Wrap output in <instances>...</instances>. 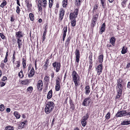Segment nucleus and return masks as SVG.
<instances>
[{
  "label": "nucleus",
  "instance_id": "28",
  "mask_svg": "<svg viewBox=\"0 0 130 130\" xmlns=\"http://www.w3.org/2000/svg\"><path fill=\"white\" fill-rule=\"evenodd\" d=\"M29 17L31 21H33L34 20V15L33 14L30 13L29 14Z\"/></svg>",
  "mask_w": 130,
  "mask_h": 130
},
{
  "label": "nucleus",
  "instance_id": "18",
  "mask_svg": "<svg viewBox=\"0 0 130 130\" xmlns=\"http://www.w3.org/2000/svg\"><path fill=\"white\" fill-rule=\"evenodd\" d=\"M89 86H87L85 87V94H88L90 92L89 90Z\"/></svg>",
  "mask_w": 130,
  "mask_h": 130
},
{
  "label": "nucleus",
  "instance_id": "37",
  "mask_svg": "<svg viewBox=\"0 0 130 130\" xmlns=\"http://www.w3.org/2000/svg\"><path fill=\"white\" fill-rule=\"evenodd\" d=\"M5 108L4 105L3 104H1L0 105V110L3 111Z\"/></svg>",
  "mask_w": 130,
  "mask_h": 130
},
{
  "label": "nucleus",
  "instance_id": "54",
  "mask_svg": "<svg viewBox=\"0 0 130 130\" xmlns=\"http://www.w3.org/2000/svg\"><path fill=\"white\" fill-rule=\"evenodd\" d=\"M7 79V77L5 76H4L3 77L2 79V80L3 81H5V80H6Z\"/></svg>",
  "mask_w": 130,
  "mask_h": 130
},
{
  "label": "nucleus",
  "instance_id": "11",
  "mask_svg": "<svg viewBox=\"0 0 130 130\" xmlns=\"http://www.w3.org/2000/svg\"><path fill=\"white\" fill-rule=\"evenodd\" d=\"M64 11L62 8L60 9V14H59V18L61 20L63 19L64 14Z\"/></svg>",
  "mask_w": 130,
  "mask_h": 130
},
{
  "label": "nucleus",
  "instance_id": "32",
  "mask_svg": "<svg viewBox=\"0 0 130 130\" xmlns=\"http://www.w3.org/2000/svg\"><path fill=\"white\" fill-rule=\"evenodd\" d=\"M5 129L6 130H13V128L11 126H7L6 127Z\"/></svg>",
  "mask_w": 130,
  "mask_h": 130
},
{
  "label": "nucleus",
  "instance_id": "57",
  "mask_svg": "<svg viewBox=\"0 0 130 130\" xmlns=\"http://www.w3.org/2000/svg\"><path fill=\"white\" fill-rule=\"evenodd\" d=\"M118 86V88H121L122 89L123 88V86L121 84L117 85Z\"/></svg>",
  "mask_w": 130,
  "mask_h": 130
},
{
  "label": "nucleus",
  "instance_id": "6",
  "mask_svg": "<svg viewBox=\"0 0 130 130\" xmlns=\"http://www.w3.org/2000/svg\"><path fill=\"white\" fill-rule=\"evenodd\" d=\"M91 100L90 98H87L85 99L83 101L82 105L84 106H88L91 102Z\"/></svg>",
  "mask_w": 130,
  "mask_h": 130
},
{
  "label": "nucleus",
  "instance_id": "35",
  "mask_svg": "<svg viewBox=\"0 0 130 130\" xmlns=\"http://www.w3.org/2000/svg\"><path fill=\"white\" fill-rule=\"evenodd\" d=\"M18 75L21 78L23 77V71L22 70H21V71L19 73Z\"/></svg>",
  "mask_w": 130,
  "mask_h": 130
},
{
  "label": "nucleus",
  "instance_id": "29",
  "mask_svg": "<svg viewBox=\"0 0 130 130\" xmlns=\"http://www.w3.org/2000/svg\"><path fill=\"white\" fill-rule=\"evenodd\" d=\"M22 64L23 67L24 69L26 67V61L24 58L23 59Z\"/></svg>",
  "mask_w": 130,
  "mask_h": 130
},
{
  "label": "nucleus",
  "instance_id": "31",
  "mask_svg": "<svg viewBox=\"0 0 130 130\" xmlns=\"http://www.w3.org/2000/svg\"><path fill=\"white\" fill-rule=\"evenodd\" d=\"M122 116H126L127 112L126 110L121 111Z\"/></svg>",
  "mask_w": 130,
  "mask_h": 130
},
{
  "label": "nucleus",
  "instance_id": "42",
  "mask_svg": "<svg viewBox=\"0 0 130 130\" xmlns=\"http://www.w3.org/2000/svg\"><path fill=\"white\" fill-rule=\"evenodd\" d=\"M110 117V113L109 112H108L106 115L105 118L107 119H109Z\"/></svg>",
  "mask_w": 130,
  "mask_h": 130
},
{
  "label": "nucleus",
  "instance_id": "43",
  "mask_svg": "<svg viewBox=\"0 0 130 130\" xmlns=\"http://www.w3.org/2000/svg\"><path fill=\"white\" fill-rule=\"evenodd\" d=\"M63 34H66V32L67 31V27L66 26V27H64L63 29Z\"/></svg>",
  "mask_w": 130,
  "mask_h": 130
},
{
  "label": "nucleus",
  "instance_id": "41",
  "mask_svg": "<svg viewBox=\"0 0 130 130\" xmlns=\"http://www.w3.org/2000/svg\"><path fill=\"white\" fill-rule=\"evenodd\" d=\"M116 116L117 117H121L122 116L121 111L118 112L116 114Z\"/></svg>",
  "mask_w": 130,
  "mask_h": 130
},
{
  "label": "nucleus",
  "instance_id": "33",
  "mask_svg": "<svg viewBox=\"0 0 130 130\" xmlns=\"http://www.w3.org/2000/svg\"><path fill=\"white\" fill-rule=\"evenodd\" d=\"M61 79L59 77H57L56 78V83L60 84V82L61 81Z\"/></svg>",
  "mask_w": 130,
  "mask_h": 130
},
{
  "label": "nucleus",
  "instance_id": "25",
  "mask_svg": "<svg viewBox=\"0 0 130 130\" xmlns=\"http://www.w3.org/2000/svg\"><path fill=\"white\" fill-rule=\"evenodd\" d=\"M130 124V121H123L121 123V125H124Z\"/></svg>",
  "mask_w": 130,
  "mask_h": 130
},
{
  "label": "nucleus",
  "instance_id": "17",
  "mask_svg": "<svg viewBox=\"0 0 130 130\" xmlns=\"http://www.w3.org/2000/svg\"><path fill=\"white\" fill-rule=\"evenodd\" d=\"M52 90H51L48 92L47 95V98L48 99H50L52 97Z\"/></svg>",
  "mask_w": 130,
  "mask_h": 130
},
{
  "label": "nucleus",
  "instance_id": "26",
  "mask_svg": "<svg viewBox=\"0 0 130 130\" xmlns=\"http://www.w3.org/2000/svg\"><path fill=\"white\" fill-rule=\"evenodd\" d=\"M67 4V0H63L62 2V6L64 7H65Z\"/></svg>",
  "mask_w": 130,
  "mask_h": 130
},
{
  "label": "nucleus",
  "instance_id": "48",
  "mask_svg": "<svg viewBox=\"0 0 130 130\" xmlns=\"http://www.w3.org/2000/svg\"><path fill=\"white\" fill-rule=\"evenodd\" d=\"M20 62L19 61H17L16 62L15 64L17 67H19L20 66Z\"/></svg>",
  "mask_w": 130,
  "mask_h": 130
},
{
  "label": "nucleus",
  "instance_id": "9",
  "mask_svg": "<svg viewBox=\"0 0 130 130\" xmlns=\"http://www.w3.org/2000/svg\"><path fill=\"white\" fill-rule=\"evenodd\" d=\"M96 69L97 70V74L99 75L102 72V64H99L97 67Z\"/></svg>",
  "mask_w": 130,
  "mask_h": 130
},
{
  "label": "nucleus",
  "instance_id": "16",
  "mask_svg": "<svg viewBox=\"0 0 130 130\" xmlns=\"http://www.w3.org/2000/svg\"><path fill=\"white\" fill-rule=\"evenodd\" d=\"M127 48L125 46H124L121 51V53L123 54H124L127 52Z\"/></svg>",
  "mask_w": 130,
  "mask_h": 130
},
{
  "label": "nucleus",
  "instance_id": "61",
  "mask_svg": "<svg viewBox=\"0 0 130 130\" xmlns=\"http://www.w3.org/2000/svg\"><path fill=\"white\" fill-rule=\"evenodd\" d=\"M10 111V109L9 108H7L6 109V111L7 112H9Z\"/></svg>",
  "mask_w": 130,
  "mask_h": 130
},
{
  "label": "nucleus",
  "instance_id": "53",
  "mask_svg": "<svg viewBox=\"0 0 130 130\" xmlns=\"http://www.w3.org/2000/svg\"><path fill=\"white\" fill-rule=\"evenodd\" d=\"M14 55H15V52H14V53L13 54V57H12V58H13L12 61H13V63L14 62V61H15L14 59L15 58V56Z\"/></svg>",
  "mask_w": 130,
  "mask_h": 130
},
{
  "label": "nucleus",
  "instance_id": "15",
  "mask_svg": "<svg viewBox=\"0 0 130 130\" xmlns=\"http://www.w3.org/2000/svg\"><path fill=\"white\" fill-rule=\"evenodd\" d=\"M48 59L46 60L45 63L43 67V68L45 70H46L47 69V67L48 65Z\"/></svg>",
  "mask_w": 130,
  "mask_h": 130
},
{
  "label": "nucleus",
  "instance_id": "14",
  "mask_svg": "<svg viewBox=\"0 0 130 130\" xmlns=\"http://www.w3.org/2000/svg\"><path fill=\"white\" fill-rule=\"evenodd\" d=\"M105 24L104 23H103L102 24L100 29V33L101 34H102V32L104 31L105 29Z\"/></svg>",
  "mask_w": 130,
  "mask_h": 130
},
{
  "label": "nucleus",
  "instance_id": "49",
  "mask_svg": "<svg viewBox=\"0 0 130 130\" xmlns=\"http://www.w3.org/2000/svg\"><path fill=\"white\" fill-rule=\"evenodd\" d=\"M26 122V121H24V122H22L21 123H20V124L21 125H22V124H23V126L22 127V128H23V127L24 126V125H25V124Z\"/></svg>",
  "mask_w": 130,
  "mask_h": 130
},
{
  "label": "nucleus",
  "instance_id": "30",
  "mask_svg": "<svg viewBox=\"0 0 130 130\" xmlns=\"http://www.w3.org/2000/svg\"><path fill=\"white\" fill-rule=\"evenodd\" d=\"M46 29H45L44 31V32L43 34V41H44L45 39V36L46 34Z\"/></svg>",
  "mask_w": 130,
  "mask_h": 130
},
{
  "label": "nucleus",
  "instance_id": "2",
  "mask_svg": "<svg viewBox=\"0 0 130 130\" xmlns=\"http://www.w3.org/2000/svg\"><path fill=\"white\" fill-rule=\"evenodd\" d=\"M72 76L73 80L75 85V88L76 89L78 85V82L79 81V77L77 73L75 71H73V72Z\"/></svg>",
  "mask_w": 130,
  "mask_h": 130
},
{
  "label": "nucleus",
  "instance_id": "62",
  "mask_svg": "<svg viewBox=\"0 0 130 130\" xmlns=\"http://www.w3.org/2000/svg\"><path fill=\"white\" fill-rule=\"evenodd\" d=\"M51 76L52 78H54V74L53 72L51 74Z\"/></svg>",
  "mask_w": 130,
  "mask_h": 130
},
{
  "label": "nucleus",
  "instance_id": "12",
  "mask_svg": "<svg viewBox=\"0 0 130 130\" xmlns=\"http://www.w3.org/2000/svg\"><path fill=\"white\" fill-rule=\"evenodd\" d=\"M23 34L21 31H18L16 32V37L17 39L22 37L23 36Z\"/></svg>",
  "mask_w": 130,
  "mask_h": 130
},
{
  "label": "nucleus",
  "instance_id": "20",
  "mask_svg": "<svg viewBox=\"0 0 130 130\" xmlns=\"http://www.w3.org/2000/svg\"><path fill=\"white\" fill-rule=\"evenodd\" d=\"M115 39L114 37H112L110 40V42L112 45H113L115 41Z\"/></svg>",
  "mask_w": 130,
  "mask_h": 130
},
{
  "label": "nucleus",
  "instance_id": "1",
  "mask_svg": "<svg viewBox=\"0 0 130 130\" xmlns=\"http://www.w3.org/2000/svg\"><path fill=\"white\" fill-rule=\"evenodd\" d=\"M54 104L52 102H48L45 108V112L48 114L51 112L54 109Z\"/></svg>",
  "mask_w": 130,
  "mask_h": 130
},
{
  "label": "nucleus",
  "instance_id": "60",
  "mask_svg": "<svg viewBox=\"0 0 130 130\" xmlns=\"http://www.w3.org/2000/svg\"><path fill=\"white\" fill-rule=\"evenodd\" d=\"M8 60L7 57H5V59L4 60V63H6Z\"/></svg>",
  "mask_w": 130,
  "mask_h": 130
},
{
  "label": "nucleus",
  "instance_id": "13",
  "mask_svg": "<svg viewBox=\"0 0 130 130\" xmlns=\"http://www.w3.org/2000/svg\"><path fill=\"white\" fill-rule=\"evenodd\" d=\"M117 90L118 94L116 96V98H119L121 95L122 90L121 88H118Z\"/></svg>",
  "mask_w": 130,
  "mask_h": 130
},
{
  "label": "nucleus",
  "instance_id": "44",
  "mask_svg": "<svg viewBox=\"0 0 130 130\" xmlns=\"http://www.w3.org/2000/svg\"><path fill=\"white\" fill-rule=\"evenodd\" d=\"M105 0H101V2L102 4V6L104 8L105 6L104 3Z\"/></svg>",
  "mask_w": 130,
  "mask_h": 130
},
{
  "label": "nucleus",
  "instance_id": "10",
  "mask_svg": "<svg viewBox=\"0 0 130 130\" xmlns=\"http://www.w3.org/2000/svg\"><path fill=\"white\" fill-rule=\"evenodd\" d=\"M35 73L33 67H32L29 73L28 74V76L29 78H31L33 76Z\"/></svg>",
  "mask_w": 130,
  "mask_h": 130
},
{
  "label": "nucleus",
  "instance_id": "4",
  "mask_svg": "<svg viewBox=\"0 0 130 130\" xmlns=\"http://www.w3.org/2000/svg\"><path fill=\"white\" fill-rule=\"evenodd\" d=\"M53 66L54 68V69L56 68V71L57 72H59L60 70V64L59 62H55L53 63Z\"/></svg>",
  "mask_w": 130,
  "mask_h": 130
},
{
  "label": "nucleus",
  "instance_id": "23",
  "mask_svg": "<svg viewBox=\"0 0 130 130\" xmlns=\"http://www.w3.org/2000/svg\"><path fill=\"white\" fill-rule=\"evenodd\" d=\"M14 115L15 116L16 118L17 119H19L21 116V115L17 112H14Z\"/></svg>",
  "mask_w": 130,
  "mask_h": 130
},
{
  "label": "nucleus",
  "instance_id": "24",
  "mask_svg": "<svg viewBox=\"0 0 130 130\" xmlns=\"http://www.w3.org/2000/svg\"><path fill=\"white\" fill-rule=\"evenodd\" d=\"M29 82V81L28 80H24L22 81L21 83V84L24 85H26L28 84Z\"/></svg>",
  "mask_w": 130,
  "mask_h": 130
},
{
  "label": "nucleus",
  "instance_id": "45",
  "mask_svg": "<svg viewBox=\"0 0 130 130\" xmlns=\"http://www.w3.org/2000/svg\"><path fill=\"white\" fill-rule=\"evenodd\" d=\"M33 89V88L32 86H30L27 88V91H32Z\"/></svg>",
  "mask_w": 130,
  "mask_h": 130
},
{
  "label": "nucleus",
  "instance_id": "63",
  "mask_svg": "<svg viewBox=\"0 0 130 130\" xmlns=\"http://www.w3.org/2000/svg\"><path fill=\"white\" fill-rule=\"evenodd\" d=\"M127 87L129 88H130V82H128L127 85Z\"/></svg>",
  "mask_w": 130,
  "mask_h": 130
},
{
  "label": "nucleus",
  "instance_id": "58",
  "mask_svg": "<svg viewBox=\"0 0 130 130\" xmlns=\"http://www.w3.org/2000/svg\"><path fill=\"white\" fill-rule=\"evenodd\" d=\"M89 63L90 64H92V57H91L90 59V60L89 61Z\"/></svg>",
  "mask_w": 130,
  "mask_h": 130
},
{
  "label": "nucleus",
  "instance_id": "7",
  "mask_svg": "<svg viewBox=\"0 0 130 130\" xmlns=\"http://www.w3.org/2000/svg\"><path fill=\"white\" fill-rule=\"evenodd\" d=\"M43 85V83L42 80H39L37 84V87L39 90L40 91L42 90Z\"/></svg>",
  "mask_w": 130,
  "mask_h": 130
},
{
  "label": "nucleus",
  "instance_id": "52",
  "mask_svg": "<svg viewBox=\"0 0 130 130\" xmlns=\"http://www.w3.org/2000/svg\"><path fill=\"white\" fill-rule=\"evenodd\" d=\"M49 77L48 76H46L45 77L44 79L45 81H48L49 80Z\"/></svg>",
  "mask_w": 130,
  "mask_h": 130
},
{
  "label": "nucleus",
  "instance_id": "8",
  "mask_svg": "<svg viewBox=\"0 0 130 130\" xmlns=\"http://www.w3.org/2000/svg\"><path fill=\"white\" fill-rule=\"evenodd\" d=\"M75 54L76 55V61L78 63L79 61V59L80 58L79 51L78 50L76 49V50Z\"/></svg>",
  "mask_w": 130,
  "mask_h": 130
},
{
  "label": "nucleus",
  "instance_id": "19",
  "mask_svg": "<svg viewBox=\"0 0 130 130\" xmlns=\"http://www.w3.org/2000/svg\"><path fill=\"white\" fill-rule=\"evenodd\" d=\"M103 55L101 54L99 56L98 59L100 63H101L103 61Z\"/></svg>",
  "mask_w": 130,
  "mask_h": 130
},
{
  "label": "nucleus",
  "instance_id": "5",
  "mask_svg": "<svg viewBox=\"0 0 130 130\" xmlns=\"http://www.w3.org/2000/svg\"><path fill=\"white\" fill-rule=\"evenodd\" d=\"M88 117V114L87 113L85 116H84L83 117L81 121L82 124L83 126L84 127L86 125V120L87 119Z\"/></svg>",
  "mask_w": 130,
  "mask_h": 130
},
{
  "label": "nucleus",
  "instance_id": "34",
  "mask_svg": "<svg viewBox=\"0 0 130 130\" xmlns=\"http://www.w3.org/2000/svg\"><path fill=\"white\" fill-rule=\"evenodd\" d=\"M6 2L5 0H4L3 3H2L1 5V7L3 8L4 6L6 5Z\"/></svg>",
  "mask_w": 130,
  "mask_h": 130
},
{
  "label": "nucleus",
  "instance_id": "56",
  "mask_svg": "<svg viewBox=\"0 0 130 130\" xmlns=\"http://www.w3.org/2000/svg\"><path fill=\"white\" fill-rule=\"evenodd\" d=\"M38 8L39 11H42V8L41 6H39V5H38Z\"/></svg>",
  "mask_w": 130,
  "mask_h": 130
},
{
  "label": "nucleus",
  "instance_id": "46",
  "mask_svg": "<svg viewBox=\"0 0 130 130\" xmlns=\"http://www.w3.org/2000/svg\"><path fill=\"white\" fill-rule=\"evenodd\" d=\"M71 39V37H69L67 39L66 43H67V44H68L69 43Z\"/></svg>",
  "mask_w": 130,
  "mask_h": 130
},
{
  "label": "nucleus",
  "instance_id": "40",
  "mask_svg": "<svg viewBox=\"0 0 130 130\" xmlns=\"http://www.w3.org/2000/svg\"><path fill=\"white\" fill-rule=\"evenodd\" d=\"M98 17V15H94L93 17V21H94V22H96V21L97 18Z\"/></svg>",
  "mask_w": 130,
  "mask_h": 130
},
{
  "label": "nucleus",
  "instance_id": "27",
  "mask_svg": "<svg viewBox=\"0 0 130 130\" xmlns=\"http://www.w3.org/2000/svg\"><path fill=\"white\" fill-rule=\"evenodd\" d=\"M60 84L56 83L55 86V89L57 91H59L60 90Z\"/></svg>",
  "mask_w": 130,
  "mask_h": 130
},
{
  "label": "nucleus",
  "instance_id": "55",
  "mask_svg": "<svg viewBox=\"0 0 130 130\" xmlns=\"http://www.w3.org/2000/svg\"><path fill=\"white\" fill-rule=\"evenodd\" d=\"M0 35L1 37V38L3 39H4V38H5V36H4V35L2 33H0Z\"/></svg>",
  "mask_w": 130,
  "mask_h": 130
},
{
  "label": "nucleus",
  "instance_id": "50",
  "mask_svg": "<svg viewBox=\"0 0 130 130\" xmlns=\"http://www.w3.org/2000/svg\"><path fill=\"white\" fill-rule=\"evenodd\" d=\"M5 83L3 82H1L0 83V85L1 87H2L5 85Z\"/></svg>",
  "mask_w": 130,
  "mask_h": 130
},
{
  "label": "nucleus",
  "instance_id": "3",
  "mask_svg": "<svg viewBox=\"0 0 130 130\" xmlns=\"http://www.w3.org/2000/svg\"><path fill=\"white\" fill-rule=\"evenodd\" d=\"M78 10L77 9H75L73 13H71L69 15V18L70 20L75 19L77 17L78 14Z\"/></svg>",
  "mask_w": 130,
  "mask_h": 130
},
{
  "label": "nucleus",
  "instance_id": "39",
  "mask_svg": "<svg viewBox=\"0 0 130 130\" xmlns=\"http://www.w3.org/2000/svg\"><path fill=\"white\" fill-rule=\"evenodd\" d=\"M53 0H49V6L50 8H51L53 4Z\"/></svg>",
  "mask_w": 130,
  "mask_h": 130
},
{
  "label": "nucleus",
  "instance_id": "51",
  "mask_svg": "<svg viewBox=\"0 0 130 130\" xmlns=\"http://www.w3.org/2000/svg\"><path fill=\"white\" fill-rule=\"evenodd\" d=\"M122 82V80H120V79H119L118 80V83H117V85H120L121 84V82Z\"/></svg>",
  "mask_w": 130,
  "mask_h": 130
},
{
  "label": "nucleus",
  "instance_id": "64",
  "mask_svg": "<svg viewBox=\"0 0 130 130\" xmlns=\"http://www.w3.org/2000/svg\"><path fill=\"white\" fill-rule=\"evenodd\" d=\"M126 116H130V112H127Z\"/></svg>",
  "mask_w": 130,
  "mask_h": 130
},
{
  "label": "nucleus",
  "instance_id": "21",
  "mask_svg": "<svg viewBox=\"0 0 130 130\" xmlns=\"http://www.w3.org/2000/svg\"><path fill=\"white\" fill-rule=\"evenodd\" d=\"M17 43L18 45V47L19 49L21 47V45H22V44L21 43V40L20 39V38L17 39Z\"/></svg>",
  "mask_w": 130,
  "mask_h": 130
},
{
  "label": "nucleus",
  "instance_id": "36",
  "mask_svg": "<svg viewBox=\"0 0 130 130\" xmlns=\"http://www.w3.org/2000/svg\"><path fill=\"white\" fill-rule=\"evenodd\" d=\"M43 4H44L43 7L45 8L46 5V0H42Z\"/></svg>",
  "mask_w": 130,
  "mask_h": 130
},
{
  "label": "nucleus",
  "instance_id": "22",
  "mask_svg": "<svg viewBox=\"0 0 130 130\" xmlns=\"http://www.w3.org/2000/svg\"><path fill=\"white\" fill-rule=\"evenodd\" d=\"M72 20L71 21V23L72 26L74 27L76 23V21L75 19H72Z\"/></svg>",
  "mask_w": 130,
  "mask_h": 130
},
{
  "label": "nucleus",
  "instance_id": "47",
  "mask_svg": "<svg viewBox=\"0 0 130 130\" xmlns=\"http://www.w3.org/2000/svg\"><path fill=\"white\" fill-rule=\"evenodd\" d=\"M20 11V9L19 7L17 6V7L16 12L18 13V14H19Z\"/></svg>",
  "mask_w": 130,
  "mask_h": 130
},
{
  "label": "nucleus",
  "instance_id": "38",
  "mask_svg": "<svg viewBox=\"0 0 130 130\" xmlns=\"http://www.w3.org/2000/svg\"><path fill=\"white\" fill-rule=\"evenodd\" d=\"M76 5L77 6H79L80 5V3L81 2L82 0H76Z\"/></svg>",
  "mask_w": 130,
  "mask_h": 130
},
{
  "label": "nucleus",
  "instance_id": "59",
  "mask_svg": "<svg viewBox=\"0 0 130 130\" xmlns=\"http://www.w3.org/2000/svg\"><path fill=\"white\" fill-rule=\"evenodd\" d=\"M126 68H130V62L127 65Z\"/></svg>",
  "mask_w": 130,
  "mask_h": 130
}]
</instances>
